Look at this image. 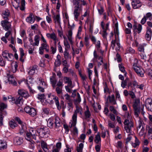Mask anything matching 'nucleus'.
<instances>
[{
  "label": "nucleus",
  "instance_id": "obj_6",
  "mask_svg": "<svg viewBox=\"0 0 152 152\" xmlns=\"http://www.w3.org/2000/svg\"><path fill=\"white\" fill-rule=\"evenodd\" d=\"M140 100L139 99L135 100L133 105V107L135 115L137 117L138 116L139 113H140Z\"/></svg>",
  "mask_w": 152,
  "mask_h": 152
},
{
  "label": "nucleus",
  "instance_id": "obj_64",
  "mask_svg": "<svg viewBox=\"0 0 152 152\" xmlns=\"http://www.w3.org/2000/svg\"><path fill=\"white\" fill-rule=\"evenodd\" d=\"M98 10L99 13L100 15H101L103 13V12L104 11V8H103V7H102V6H100V9H98Z\"/></svg>",
  "mask_w": 152,
  "mask_h": 152
},
{
  "label": "nucleus",
  "instance_id": "obj_2",
  "mask_svg": "<svg viewBox=\"0 0 152 152\" xmlns=\"http://www.w3.org/2000/svg\"><path fill=\"white\" fill-rule=\"evenodd\" d=\"M15 120L20 125V134H22L26 131L27 127L26 124L25 123L22 121L21 119L18 117H16Z\"/></svg>",
  "mask_w": 152,
  "mask_h": 152
},
{
  "label": "nucleus",
  "instance_id": "obj_44",
  "mask_svg": "<svg viewBox=\"0 0 152 152\" xmlns=\"http://www.w3.org/2000/svg\"><path fill=\"white\" fill-rule=\"evenodd\" d=\"M64 45L65 46V49L68 50L70 48V46L67 40L64 41Z\"/></svg>",
  "mask_w": 152,
  "mask_h": 152
},
{
  "label": "nucleus",
  "instance_id": "obj_1",
  "mask_svg": "<svg viewBox=\"0 0 152 152\" xmlns=\"http://www.w3.org/2000/svg\"><path fill=\"white\" fill-rule=\"evenodd\" d=\"M74 7L73 15L75 20L77 21L79 17L82 14L83 10L82 5L84 6L86 4V2L82 0H73Z\"/></svg>",
  "mask_w": 152,
  "mask_h": 152
},
{
  "label": "nucleus",
  "instance_id": "obj_35",
  "mask_svg": "<svg viewBox=\"0 0 152 152\" xmlns=\"http://www.w3.org/2000/svg\"><path fill=\"white\" fill-rule=\"evenodd\" d=\"M25 0H21L20 5V6H18L20 9L22 11H24L25 10Z\"/></svg>",
  "mask_w": 152,
  "mask_h": 152
},
{
  "label": "nucleus",
  "instance_id": "obj_38",
  "mask_svg": "<svg viewBox=\"0 0 152 152\" xmlns=\"http://www.w3.org/2000/svg\"><path fill=\"white\" fill-rule=\"evenodd\" d=\"M64 80L65 83H68L69 86H70L72 84V82L70 79L68 77H65Z\"/></svg>",
  "mask_w": 152,
  "mask_h": 152
},
{
  "label": "nucleus",
  "instance_id": "obj_23",
  "mask_svg": "<svg viewBox=\"0 0 152 152\" xmlns=\"http://www.w3.org/2000/svg\"><path fill=\"white\" fill-rule=\"evenodd\" d=\"M152 34V31L151 29L148 27L147 28V32L145 35V37L147 40L149 41L151 39Z\"/></svg>",
  "mask_w": 152,
  "mask_h": 152
},
{
  "label": "nucleus",
  "instance_id": "obj_56",
  "mask_svg": "<svg viewBox=\"0 0 152 152\" xmlns=\"http://www.w3.org/2000/svg\"><path fill=\"white\" fill-rule=\"evenodd\" d=\"M39 83H40L39 86H42V87L44 88L46 87V85L44 81H42V79H39Z\"/></svg>",
  "mask_w": 152,
  "mask_h": 152
},
{
  "label": "nucleus",
  "instance_id": "obj_55",
  "mask_svg": "<svg viewBox=\"0 0 152 152\" xmlns=\"http://www.w3.org/2000/svg\"><path fill=\"white\" fill-rule=\"evenodd\" d=\"M64 97H65L66 102L72 100L71 99L70 96L68 94H65L64 95Z\"/></svg>",
  "mask_w": 152,
  "mask_h": 152
},
{
  "label": "nucleus",
  "instance_id": "obj_40",
  "mask_svg": "<svg viewBox=\"0 0 152 152\" xmlns=\"http://www.w3.org/2000/svg\"><path fill=\"white\" fill-rule=\"evenodd\" d=\"M41 48H42L45 50L47 52L49 51V46L47 43H43L41 45V46L40 47Z\"/></svg>",
  "mask_w": 152,
  "mask_h": 152
},
{
  "label": "nucleus",
  "instance_id": "obj_3",
  "mask_svg": "<svg viewBox=\"0 0 152 152\" xmlns=\"http://www.w3.org/2000/svg\"><path fill=\"white\" fill-rule=\"evenodd\" d=\"M82 109L81 107L76 106V110H75L72 117V125L73 126L76 125V124L77 113H79L80 115H82Z\"/></svg>",
  "mask_w": 152,
  "mask_h": 152
},
{
  "label": "nucleus",
  "instance_id": "obj_16",
  "mask_svg": "<svg viewBox=\"0 0 152 152\" xmlns=\"http://www.w3.org/2000/svg\"><path fill=\"white\" fill-rule=\"evenodd\" d=\"M94 57L93 60L94 62H97V60H100L102 63H103V60L102 57L101 56H99L95 50L94 52Z\"/></svg>",
  "mask_w": 152,
  "mask_h": 152
},
{
  "label": "nucleus",
  "instance_id": "obj_10",
  "mask_svg": "<svg viewBox=\"0 0 152 152\" xmlns=\"http://www.w3.org/2000/svg\"><path fill=\"white\" fill-rule=\"evenodd\" d=\"M1 24L4 29L6 31L8 30L11 27L10 23L6 20L2 21Z\"/></svg>",
  "mask_w": 152,
  "mask_h": 152
},
{
  "label": "nucleus",
  "instance_id": "obj_29",
  "mask_svg": "<svg viewBox=\"0 0 152 152\" xmlns=\"http://www.w3.org/2000/svg\"><path fill=\"white\" fill-rule=\"evenodd\" d=\"M72 30H69V31L67 35L68 39L71 45H73L74 43V42L72 40Z\"/></svg>",
  "mask_w": 152,
  "mask_h": 152
},
{
  "label": "nucleus",
  "instance_id": "obj_54",
  "mask_svg": "<svg viewBox=\"0 0 152 152\" xmlns=\"http://www.w3.org/2000/svg\"><path fill=\"white\" fill-rule=\"evenodd\" d=\"M145 45V44H143L142 45H139L138 48V50L140 52H142L143 53H144V47Z\"/></svg>",
  "mask_w": 152,
  "mask_h": 152
},
{
  "label": "nucleus",
  "instance_id": "obj_19",
  "mask_svg": "<svg viewBox=\"0 0 152 152\" xmlns=\"http://www.w3.org/2000/svg\"><path fill=\"white\" fill-rule=\"evenodd\" d=\"M10 14V11L8 9H6L3 11L2 13V16L3 18L5 20H8V17Z\"/></svg>",
  "mask_w": 152,
  "mask_h": 152
},
{
  "label": "nucleus",
  "instance_id": "obj_4",
  "mask_svg": "<svg viewBox=\"0 0 152 152\" xmlns=\"http://www.w3.org/2000/svg\"><path fill=\"white\" fill-rule=\"evenodd\" d=\"M124 124L126 126L124 127V129L126 132L128 133H131V128L133 126V123L129 120L126 119L124 122Z\"/></svg>",
  "mask_w": 152,
  "mask_h": 152
},
{
  "label": "nucleus",
  "instance_id": "obj_18",
  "mask_svg": "<svg viewBox=\"0 0 152 152\" xmlns=\"http://www.w3.org/2000/svg\"><path fill=\"white\" fill-rule=\"evenodd\" d=\"M25 138L28 141H30L32 138L36 140V137L35 135V133L27 132L26 134Z\"/></svg>",
  "mask_w": 152,
  "mask_h": 152
},
{
  "label": "nucleus",
  "instance_id": "obj_30",
  "mask_svg": "<svg viewBox=\"0 0 152 152\" xmlns=\"http://www.w3.org/2000/svg\"><path fill=\"white\" fill-rule=\"evenodd\" d=\"M54 119L52 118H49L47 121L48 126L50 128H52L54 124Z\"/></svg>",
  "mask_w": 152,
  "mask_h": 152
},
{
  "label": "nucleus",
  "instance_id": "obj_9",
  "mask_svg": "<svg viewBox=\"0 0 152 152\" xmlns=\"http://www.w3.org/2000/svg\"><path fill=\"white\" fill-rule=\"evenodd\" d=\"M7 75L9 83L14 86H16L17 83L15 80L14 77L13 75L10 74H7Z\"/></svg>",
  "mask_w": 152,
  "mask_h": 152
},
{
  "label": "nucleus",
  "instance_id": "obj_17",
  "mask_svg": "<svg viewBox=\"0 0 152 152\" xmlns=\"http://www.w3.org/2000/svg\"><path fill=\"white\" fill-rule=\"evenodd\" d=\"M18 64L16 62H12L11 65L10 70L13 73L16 72L17 70Z\"/></svg>",
  "mask_w": 152,
  "mask_h": 152
},
{
  "label": "nucleus",
  "instance_id": "obj_7",
  "mask_svg": "<svg viewBox=\"0 0 152 152\" xmlns=\"http://www.w3.org/2000/svg\"><path fill=\"white\" fill-rule=\"evenodd\" d=\"M48 129L47 127L38 128L37 129V132L41 137H43L47 134Z\"/></svg>",
  "mask_w": 152,
  "mask_h": 152
},
{
  "label": "nucleus",
  "instance_id": "obj_57",
  "mask_svg": "<svg viewBox=\"0 0 152 152\" xmlns=\"http://www.w3.org/2000/svg\"><path fill=\"white\" fill-rule=\"evenodd\" d=\"M5 63V60L4 61L2 57L1 56L0 57V65L2 66H4Z\"/></svg>",
  "mask_w": 152,
  "mask_h": 152
},
{
  "label": "nucleus",
  "instance_id": "obj_50",
  "mask_svg": "<svg viewBox=\"0 0 152 152\" xmlns=\"http://www.w3.org/2000/svg\"><path fill=\"white\" fill-rule=\"evenodd\" d=\"M117 41H118V39H117L116 37H115V39L113 40L111 42V47L113 49L114 48L115 44H116Z\"/></svg>",
  "mask_w": 152,
  "mask_h": 152
},
{
  "label": "nucleus",
  "instance_id": "obj_21",
  "mask_svg": "<svg viewBox=\"0 0 152 152\" xmlns=\"http://www.w3.org/2000/svg\"><path fill=\"white\" fill-rule=\"evenodd\" d=\"M26 21L27 22L31 24L33 23L35 21L34 16L32 13H30L29 16L26 19Z\"/></svg>",
  "mask_w": 152,
  "mask_h": 152
},
{
  "label": "nucleus",
  "instance_id": "obj_37",
  "mask_svg": "<svg viewBox=\"0 0 152 152\" xmlns=\"http://www.w3.org/2000/svg\"><path fill=\"white\" fill-rule=\"evenodd\" d=\"M19 50L20 53V61L23 62L24 61V59L23 58L25 55L24 52V50L22 48H20Z\"/></svg>",
  "mask_w": 152,
  "mask_h": 152
},
{
  "label": "nucleus",
  "instance_id": "obj_48",
  "mask_svg": "<svg viewBox=\"0 0 152 152\" xmlns=\"http://www.w3.org/2000/svg\"><path fill=\"white\" fill-rule=\"evenodd\" d=\"M68 104L67 106L68 109V110H70L71 108H73V101L72 100L66 102Z\"/></svg>",
  "mask_w": 152,
  "mask_h": 152
},
{
  "label": "nucleus",
  "instance_id": "obj_39",
  "mask_svg": "<svg viewBox=\"0 0 152 152\" xmlns=\"http://www.w3.org/2000/svg\"><path fill=\"white\" fill-rule=\"evenodd\" d=\"M54 20L55 23L58 24L59 25L60 24V18L59 15H57L54 16Z\"/></svg>",
  "mask_w": 152,
  "mask_h": 152
},
{
  "label": "nucleus",
  "instance_id": "obj_53",
  "mask_svg": "<svg viewBox=\"0 0 152 152\" xmlns=\"http://www.w3.org/2000/svg\"><path fill=\"white\" fill-rule=\"evenodd\" d=\"M118 67L120 70L122 72L125 73V74H126V72L124 69V68L121 64H118Z\"/></svg>",
  "mask_w": 152,
  "mask_h": 152
},
{
  "label": "nucleus",
  "instance_id": "obj_22",
  "mask_svg": "<svg viewBox=\"0 0 152 152\" xmlns=\"http://www.w3.org/2000/svg\"><path fill=\"white\" fill-rule=\"evenodd\" d=\"M54 121L55 126L56 128H58L61 126V121L58 117H56L54 119Z\"/></svg>",
  "mask_w": 152,
  "mask_h": 152
},
{
  "label": "nucleus",
  "instance_id": "obj_46",
  "mask_svg": "<svg viewBox=\"0 0 152 152\" xmlns=\"http://www.w3.org/2000/svg\"><path fill=\"white\" fill-rule=\"evenodd\" d=\"M42 113L47 115H48L49 113L50 109L49 108L43 107L42 108Z\"/></svg>",
  "mask_w": 152,
  "mask_h": 152
},
{
  "label": "nucleus",
  "instance_id": "obj_42",
  "mask_svg": "<svg viewBox=\"0 0 152 152\" xmlns=\"http://www.w3.org/2000/svg\"><path fill=\"white\" fill-rule=\"evenodd\" d=\"M81 101V98L79 94L77 93V98L75 100V104L79 103Z\"/></svg>",
  "mask_w": 152,
  "mask_h": 152
},
{
  "label": "nucleus",
  "instance_id": "obj_26",
  "mask_svg": "<svg viewBox=\"0 0 152 152\" xmlns=\"http://www.w3.org/2000/svg\"><path fill=\"white\" fill-rule=\"evenodd\" d=\"M46 36L48 38H50L53 40H56V39L58 38L56 34L54 32L51 34L47 33L46 34Z\"/></svg>",
  "mask_w": 152,
  "mask_h": 152
},
{
  "label": "nucleus",
  "instance_id": "obj_24",
  "mask_svg": "<svg viewBox=\"0 0 152 152\" xmlns=\"http://www.w3.org/2000/svg\"><path fill=\"white\" fill-rule=\"evenodd\" d=\"M30 80L31 79L29 77V80H27V82L26 83V85H27L28 87L30 93L32 94H33L34 92L35 91L33 89H32L31 88L32 86V85Z\"/></svg>",
  "mask_w": 152,
  "mask_h": 152
},
{
  "label": "nucleus",
  "instance_id": "obj_49",
  "mask_svg": "<svg viewBox=\"0 0 152 152\" xmlns=\"http://www.w3.org/2000/svg\"><path fill=\"white\" fill-rule=\"evenodd\" d=\"M56 91L58 94H61L62 93V87H57L56 88Z\"/></svg>",
  "mask_w": 152,
  "mask_h": 152
},
{
  "label": "nucleus",
  "instance_id": "obj_13",
  "mask_svg": "<svg viewBox=\"0 0 152 152\" xmlns=\"http://www.w3.org/2000/svg\"><path fill=\"white\" fill-rule=\"evenodd\" d=\"M12 98V103H15V104L18 105L21 104H23V97L21 96H19L18 98H16V99L14 98H11L10 99Z\"/></svg>",
  "mask_w": 152,
  "mask_h": 152
},
{
  "label": "nucleus",
  "instance_id": "obj_8",
  "mask_svg": "<svg viewBox=\"0 0 152 152\" xmlns=\"http://www.w3.org/2000/svg\"><path fill=\"white\" fill-rule=\"evenodd\" d=\"M2 55L5 61H11L13 57V55L9 53L7 50L4 51L2 53Z\"/></svg>",
  "mask_w": 152,
  "mask_h": 152
},
{
  "label": "nucleus",
  "instance_id": "obj_34",
  "mask_svg": "<svg viewBox=\"0 0 152 152\" xmlns=\"http://www.w3.org/2000/svg\"><path fill=\"white\" fill-rule=\"evenodd\" d=\"M96 144L99 143L101 142V139L100 136V134L99 132H98L95 137V139L94 140Z\"/></svg>",
  "mask_w": 152,
  "mask_h": 152
},
{
  "label": "nucleus",
  "instance_id": "obj_15",
  "mask_svg": "<svg viewBox=\"0 0 152 152\" xmlns=\"http://www.w3.org/2000/svg\"><path fill=\"white\" fill-rule=\"evenodd\" d=\"M18 93V94L20 95V96H21L22 97H23L25 98H26L29 96L28 92L27 91L24 90H19Z\"/></svg>",
  "mask_w": 152,
  "mask_h": 152
},
{
  "label": "nucleus",
  "instance_id": "obj_47",
  "mask_svg": "<svg viewBox=\"0 0 152 152\" xmlns=\"http://www.w3.org/2000/svg\"><path fill=\"white\" fill-rule=\"evenodd\" d=\"M83 144L80 143L79 144V146L77 148V152H82V149L83 147Z\"/></svg>",
  "mask_w": 152,
  "mask_h": 152
},
{
  "label": "nucleus",
  "instance_id": "obj_12",
  "mask_svg": "<svg viewBox=\"0 0 152 152\" xmlns=\"http://www.w3.org/2000/svg\"><path fill=\"white\" fill-rule=\"evenodd\" d=\"M145 106L148 111H152V99L148 98L145 100Z\"/></svg>",
  "mask_w": 152,
  "mask_h": 152
},
{
  "label": "nucleus",
  "instance_id": "obj_20",
  "mask_svg": "<svg viewBox=\"0 0 152 152\" xmlns=\"http://www.w3.org/2000/svg\"><path fill=\"white\" fill-rule=\"evenodd\" d=\"M134 69L138 75L141 77L143 76V71L142 69H140L138 66H135L134 67Z\"/></svg>",
  "mask_w": 152,
  "mask_h": 152
},
{
  "label": "nucleus",
  "instance_id": "obj_51",
  "mask_svg": "<svg viewBox=\"0 0 152 152\" xmlns=\"http://www.w3.org/2000/svg\"><path fill=\"white\" fill-rule=\"evenodd\" d=\"M64 57L65 59H67L69 57V53L68 52V50L65 49V51L64 52Z\"/></svg>",
  "mask_w": 152,
  "mask_h": 152
},
{
  "label": "nucleus",
  "instance_id": "obj_61",
  "mask_svg": "<svg viewBox=\"0 0 152 152\" xmlns=\"http://www.w3.org/2000/svg\"><path fill=\"white\" fill-rule=\"evenodd\" d=\"M145 17H146L147 19L149 18L150 20H152V14L150 12L147 13Z\"/></svg>",
  "mask_w": 152,
  "mask_h": 152
},
{
  "label": "nucleus",
  "instance_id": "obj_43",
  "mask_svg": "<svg viewBox=\"0 0 152 152\" xmlns=\"http://www.w3.org/2000/svg\"><path fill=\"white\" fill-rule=\"evenodd\" d=\"M9 125L10 127L12 129H14L17 126V124L14 121H10L9 122Z\"/></svg>",
  "mask_w": 152,
  "mask_h": 152
},
{
  "label": "nucleus",
  "instance_id": "obj_45",
  "mask_svg": "<svg viewBox=\"0 0 152 152\" xmlns=\"http://www.w3.org/2000/svg\"><path fill=\"white\" fill-rule=\"evenodd\" d=\"M50 80L51 84L56 83L57 80L55 77V76L54 75L50 77Z\"/></svg>",
  "mask_w": 152,
  "mask_h": 152
},
{
  "label": "nucleus",
  "instance_id": "obj_60",
  "mask_svg": "<svg viewBox=\"0 0 152 152\" xmlns=\"http://www.w3.org/2000/svg\"><path fill=\"white\" fill-rule=\"evenodd\" d=\"M58 50L59 52L60 53H63V50L62 48V47L61 45H60V42H59L58 43Z\"/></svg>",
  "mask_w": 152,
  "mask_h": 152
},
{
  "label": "nucleus",
  "instance_id": "obj_28",
  "mask_svg": "<svg viewBox=\"0 0 152 152\" xmlns=\"http://www.w3.org/2000/svg\"><path fill=\"white\" fill-rule=\"evenodd\" d=\"M133 28L134 30L136 29L137 30V33H140L142 30V25L140 24H139L138 26H137V24L136 23H134L133 25Z\"/></svg>",
  "mask_w": 152,
  "mask_h": 152
},
{
  "label": "nucleus",
  "instance_id": "obj_25",
  "mask_svg": "<svg viewBox=\"0 0 152 152\" xmlns=\"http://www.w3.org/2000/svg\"><path fill=\"white\" fill-rule=\"evenodd\" d=\"M37 66L35 65L31 67L28 71V74L30 75H33L35 73V70H37Z\"/></svg>",
  "mask_w": 152,
  "mask_h": 152
},
{
  "label": "nucleus",
  "instance_id": "obj_36",
  "mask_svg": "<svg viewBox=\"0 0 152 152\" xmlns=\"http://www.w3.org/2000/svg\"><path fill=\"white\" fill-rule=\"evenodd\" d=\"M39 37L38 35H36L35 36L34 40L35 42L32 44L33 46H38L39 42Z\"/></svg>",
  "mask_w": 152,
  "mask_h": 152
},
{
  "label": "nucleus",
  "instance_id": "obj_14",
  "mask_svg": "<svg viewBox=\"0 0 152 152\" xmlns=\"http://www.w3.org/2000/svg\"><path fill=\"white\" fill-rule=\"evenodd\" d=\"M14 143L16 145H21L23 142L22 138L19 137H16L14 139Z\"/></svg>",
  "mask_w": 152,
  "mask_h": 152
},
{
  "label": "nucleus",
  "instance_id": "obj_41",
  "mask_svg": "<svg viewBox=\"0 0 152 152\" xmlns=\"http://www.w3.org/2000/svg\"><path fill=\"white\" fill-rule=\"evenodd\" d=\"M41 145L42 148L45 151H47L48 150L47 144L46 142L44 141H42L41 142Z\"/></svg>",
  "mask_w": 152,
  "mask_h": 152
},
{
  "label": "nucleus",
  "instance_id": "obj_11",
  "mask_svg": "<svg viewBox=\"0 0 152 152\" xmlns=\"http://www.w3.org/2000/svg\"><path fill=\"white\" fill-rule=\"evenodd\" d=\"M132 5L133 8L136 9L140 7L142 4L139 0H132Z\"/></svg>",
  "mask_w": 152,
  "mask_h": 152
},
{
  "label": "nucleus",
  "instance_id": "obj_5",
  "mask_svg": "<svg viewBox=\"0 0 152 152\" xmlns=\"http://www.w3.org/2000/svg\"><path fill=\"white\" fill-rule=\"evenodd\" d=\"M24 111L32 117L35 116L37 114V112L36 109L32 107H26L24 108Z\"/></svg>",
  "mask_w": 152,
  "mask_h": 152
},
{
  "label": "nucleus",
  "instance_id": "obj_33",
  "mask_svg": "<svg viewBox=\"0 0 152 152\" xmlns=\"http://www.w3.org/2000/svg\"><path fill=\"white\" fill-rule=\"evenodd\" d=\"M84 114L86 119L90 118L91 116V113L89 110L88 107L87 106L86 107V110Z\"/></svg>",
  "mask_w": 152,
  "mask_h": 152
},
{
  "label": "nucleus",
  "instance_id": "obj_58",
  "mask_svg": "<svg viewBox=\"0 0 152 152\" xmlns=\"http://www.w3.org/2000/svg\"><path fill=\"white\" fill-rule=\"evenodd\" d=\"M5 63V60L4 61L2 57L1 56L0 57V65L2 66H4Z\"/></svg>",
  "mask_w": 152,
  "mask_h": 152
},
{
  "label": "nucleus",
  "instance_id": "obj_32",
  "mask_svg": "<svg viewBox=\"0 0 152 152\" xmlns=\"http://www.w3.org/2000/svg\"><path fill=\"white\" fill-rule=\"evenodd\" d=\"M7 147V143L5 141L0 140V150L5 149Z\"/></svg>",
  "mask_w": 152,
  "mask_h": 152
},
{
  "label": "nucleus",
  "instance_id": "obj_52",
  "mask_svg": "<svg viewBox=\"0 0 152 152\" xmlns=\"http://www.w3.org/2000/svg\"><path fill=\"white\" fill-rule=\"evenodd\" d=\"M52 96L53 99L55 102L56 105H58L59 103L58 101V98L55 96L52 95Z\"/></svg>",
  "mask_w": 152,
  "mask_h": 152
},
{
  "label": "nucleus",
  "instance_id": "obj_62",
  "mask_svg": "<svg viewBox=\"0 0 152 152\" xmlns=\"http://www.w3.org/2000/svg\"><path fill=\"white\" fill-rule=\"evenodd\" d=\"M115 60H117L118 62L119 63L121 61V58L119 54L117 53L116 55V58H115Z\"/></svg>",
  "mask_w": 152,
  "mask_h": 152
},
{
  "label": "nucleus",
  "instance_id": "obj_31",
  "mask_svg": "<svg viewBox=\"0 0 152 152\" xmlns=\"http://www.w3.org/2000/svg\"><path fill=\"white\" fill-rule=\"evenodd\" d=\"M61 56L58 54L56 56V59L55 62V65L56 66H58L61 64Z\"/></svg>",
  "mask_w": 152,
  "mask_h": 152
},
{
  "label": "nucleus",
  "instance_id": "obj_59",
  "mask_svg": "<svg viewBox=\"0 0 152 152\" xmlns=\"http://www.w3.org/2000/svg\"><path fill=\"white\" fill-rule=\"evenodd\" d=\"M128 79L127 78L125 80H124L121 82V86L123 88H124L127 84V80H128Z\"/></svg>",
  "mask_w": 152,
  "mask_h": 152
},
{
  "label": "nucleus",
  "instance_id": "obj_63",
  "mask_svg": "<svg viewBox=\"0 0 152 152\" xmlns=\"http://www.w3.org/2000/svg\"><path fill=\"white\" fill-rule=\"evenodd\" d=\"M7 107V105L6 104L3 103H1L0 104V109L1 110H4V109L6 108Z\"/></svg>",
  "mask_w": 152,
  "mask_h": 152
},
{
  "label": "nucleus",
  "instance_id": "obj_27",
  "mask_svg": "<svg viewBox=\"0 0 152 152\" xmlns=\"http://www.w3.org/2000/svg\"><path fill=\"white\" fill-rule=\"evenodd\" d=\"M108 99L109 100L110 102L112 104L115 105L116 104L115 99V96L114 94L112 95L111 96H108Z\"/></svg>",
  "mask_w": 152,
  "mask_h": 152
}]
</instances>
